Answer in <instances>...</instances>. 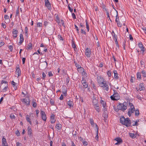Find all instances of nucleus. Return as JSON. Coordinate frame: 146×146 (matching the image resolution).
Returning a JSON list of instances; mask_svg holds the SVG:
<instances>
[{
  "mask_svg": "<svg viewBox=\"0 0 146 146\" xmlns=\"http://www.w3.org/2000/svg\"><path fill=\"white\" fill-rule=\"evenodd\" d=\"M96 128L97 129V132H96V133H97V135H96V137L97 138H98V127L97 125V124H96Z\"/></svg>",
  "mask_w": 146,
  "mask_h": 146,
  "instance_id": "obj_46",
  "label": "nucleus"
},
{
  "mask_svg": "<svg viewBox=\"0 0 146 146\" xmlns=\"http://www.w3.org/2000/svg\"><path fill=\"white\" fill-rule=\"evenodd\" d=\"M129 135L132 138H134L135 137V135L134 133H131L129 134Z\"/></svg>",
  "mask_w": 146,
  "mask_h": 146,
  "instance_id": "obj_55",
  "label": "nucleus"
},
{
  "mask_svg": "<svg viewBox=\"0 0 146 146\" xmlns=\"http://www.w3.org/2000/svg\"><path fill=\"white\" fill-rule=\"evenodd\" d=\"M16 146H22V144L19 142L16 143Z\"/></svg>",
  "mask_w": 146,
  "mask_h": 146,
  "instance_id": "obj_60",
  "label": "nucleus"
},
{
  "mask_svg": "<svg viewBox=\"0 0 146 146\" xmlns=\"http://www.w3.org/2000/svg\"><path fill=\"white\" fill-rule=\"evenodd\" d=\"M79 73H81L82 72H83L84 71V68L81 67L79 69H77Z\"/></svg>",
  "mask_w": 146,
  "mask_h": 146,
  "instance_id": "obj_35",
  "label": "nucleus"
},
{
  "mask_svg": "<svg viewBox=\"0 0 146 146\" xmlns=\"http://www.w3.org/2000/svg\"><path fill=\"white\" fill-rule=\"evenodd\" d=\"M116 22L117 23V25L118 27H122V24L119 21H118Z\"/></svg>",
  "mask_w": 146,
  "mask_h": 146,
  "instance_id": "obj_42",
  "label": "nucleus"
},
{
  "mask_svg": "<svg viewBox=\"0 0 146 146\" xmlns=\"http://www.w3.org/2000/svg\"><path fill=\"white\" fill-rule=\"evenodd\" d=\"M98 100L96 98V97L94 95L92 97V103L93 105L98 104Z\"/></svg>",
  "mask_w": 146,
  "mask_h": 146,
  "instance_id": "obj_16",
  "label": "nucleus"
},
{
  "mask_svg": "<svg viewBox=\"0 0 146 146\" xmlns=\"http://www.w3.org/2000/svg\"><path fill=\"white\" fill-rule=\"evenodd\" d=\"M81 74H82V75L84 77H87V74L85 72V71H84L83 72H82Z\"/></svg>",
  "mask_w": 146,
  "mask_h": 146,
  "instance_id": "obj_48",
  "label": "nucleus"
},
{
  "mask_svg": "<svg viewBox=\"0 0 146 146\" xmlns=\"http://www.w3.org/2000/svg\"><path fill=\"white\" fill-rule=\"evenodd\" d=\"M40 114L42 119L44 121H46L47 119V117L45 112L42 110H40Z\"/></svg>",
  "mask_w": 146,
  "mask_h": 146,
  "instance_id": "obj_9",
  "label": "nucleus"
},
{
  "mask_svg": "<svg viewBox=\"0 0 146 146\" xmlns=\"http://www.w3.org/2000/svg\"><path fill=\"white\" fill-rule=\"evenodd\" d=\"M86 28L87 30V31L89 32V26L88 23L87 21L86 20Z\"/></svg>",
  "mask_w": 146,
  "mask_h": 146,
  "instance_id": "obj_39",
  "label": "nucleus"
},
{
  "mask_svg": "<svg viewBox=\"0 0 146 146\" xmlns=\"http://www.w3.org/2000/svg\"><path fill=\"white\" fill-rule=\"evenodd\" d=\"M45 5L47 8L50 10L52 8L51 4L48 0H44Z\"/></svg>",
  "mask_w": 146,
  "mask_h": 146,
  "instance_id": "obj_10",
  "label": "nucleus"
},
{
  "mask_svg": "<svg viewBox=\"0 0 146 146\" xmlns=\"http://www.w3.org/2000/svg\"><path fill=\"white\" fill-rule=\"evenodd\" d=\"M28 134L30 138H33V135L32 133V130L31 127L29 126L27 128Z\"/></svg>",
  "mask_w": 146,
  "mask_h": 146,
  "instance_id": "obj_14",
  "label": "nucleus"
},
{
  "mask_svg": "<svg viewBox=\"0 0 146 146\" xmlns=\"http://www.w3.org/2000/svg\"><path fill=\"white\" fill-rule=\"evenodd\" d=\"M75 65L76 66V67L77 68V69L81 67L80 65L78 64H77L76 63H75Z\"/></svg>",
  "mask_w": 146,
  "mask_h": 146,
  "instance_id": "obj_47",
  "label": "nucleus"
},
{
  "mask_svg": "<svg viewBox=\"0 0 146 146\" xmlns=\"http://www.w3.org/2000/svg\"><path fill=\"white\" fill-rule=\"evenodd\" d=\"M139 89L140 91L143 90L145 89L144 84L143 83H141L139 86Z\"/></svg>",
  "mask_w": 146,
  "mask_h": 146,
  "instance_id": "obj_22",
  "label": "nucleus"
},
{
  "mask_svg": "<svg viewBox=\"0 0 146 146\" xmlns=\"http://www.w3.org/2000/svg\"><path fill=\"white\" fill-rule=\"evenodd\" d=\"M114 140L117 141V142L115 143V145H119L123 142L122 140L119 137H116Z\"/></svg>",
  "mask_w": 146,
  "mask_h": 146,
  "instance_id": "obj_15",
  "label": "nucleus"
},
{
  "mask_svg": "<svg viewBox=\"0 0 146 146\" xmlns=\"http://www.w3.org/2000/svg\"><path fill=\"white\" fill-rule=\"evenodd\" d=\"M106 11V15L107 16V17L108 18H109L110 19V17L109 15V12L106 9H105Z\"/></svg>",
  "mask_w": 146,
  "mask_h": 146,
  "instance_id": "obj_57",
  "label": "nucleus"
},
{
  "mask_svg": "<svg viewBox=\"0 0 146 146\" xmlns=\"http://www.w3.org/2000/svg\"><path fill=\"white\" fill-rule=\"evenodd\" d=\"M10 117L11 119H15V117L14 115L13 114H11L10 116Z\"/></svg>",
  "mask_w": 146,
  "mask_h": 146,
  "instance_id": "obj_53",
  "label": "nucleus"
},
{
  "mask_svg": "<svg viewBox=\"0 0 146 146\" xmlns=\"http://www.w3.org/2000/svg\"><path fill=\"white\" fill-rule=\"evenodd\" d=\"M107 74L109 77H110L111 75V72L110 70H108L107 72Z\"/></svg>",
  "mask_w": 146,
  "mask_h": 146,
  "instance_id": "obj_43",
  "label": "nucleus"
},
{
  "mask_svg": "<svg viewBox=\"0 0 146 146\" xmlns=\"http://www.w3.org/2000/svg\"><path fill=\"white\" fill-rule=\"evenodd\" d=\"M113 73L114 74V78L116 80H118L119 78L118 74L116 70L113 71Z\"/></svg>",
  "mask_w": 146,
  "mask_h": 146,
  "instance_id": "obj_19",
  "label": "nucleus"
},
{
  "mask_svg": "<svg viewBox=\"0 0 146 146\" xmlns=\"http://www.w3.org/2000/svg\"><path fill=\"white\" fill-rule=\"evenodd\" d=\"M137 79H140L141 78V75L140 72H137Z\"/></svg>",
  "mask_w": 146,
  "mask_h": 146,
  "instance_id": "obj_37",
  "label": "nucleus"
},
{
  "mask_svg": "<svg viewBox=\"0 0 146 146\" xmlns=\"http://www.w3.org/2000/svg\"><path fill=\"white\" fill-rule=\"evenodd\" d=\"M91 54V49L88 48H87L85 49V55L88 58H89L90 57Z\"/></svg>",
  "mask_w": 146,
  "mask_h": 146,
  "instance_id": "obj_5",
  "label": "nucleus"
},
{
  "mask_svg": "<svg viewBox=\"0 0 146 146\" xmlns=\"http://www.w3.org/2000/svg\"><path fill=\"white\" fill-rule=\"evenodd\" d=\"M129 105L130 108L129 109L127 113L129 117L131 116L135 110V108L133 104L131 103H129Z\"/></svg>",
  "mask_w": 146,
  "mask_h": 146,
  "instance_id": "obj_2",
  "label": "nucleus"
},
{
  "mask_svg": "<svg viewBox=\"0 0 146 146\" xmlns=\"http://www.w3.org/2000/svg\"><path fill=\"white\" fill-rule=\"evenodd\" d=\"M16 72L18 75V77L21 75V71L19 67H17L16 70Z\"/></svg>",
  "mask_w": 146,
  "mask_h": 146,
  "instance_id": "obj_21",
  "label": "nucleus"
},
{
  "mask_svg": "<svg viewBox=\"0 0 146 146\" xmlns=\"http://www.w3.org/2000/svg\"><path fill=\"white\" fill-rule=\"evenodd\" d=\"M141 73L143 77L144 78L146 77V72L144 70H142Z\"/></svg>",
  "mask_w": 146,
  "mask_h": 146,
  "instance_id": "obj_36",
  "label": "nucleus"
},
{
  "mask_svg": "<svg viewBox=\"0 0 146 146\" xmlns=\"http://www.w3.org/2000/svg\"><path fill=\"white\" fill-rule=\"evenodd\" d=\"M81 33L82 34H84L85 35H86V33L85 31H84V30H83V29H81Z\"/></svg>",
  "mask_w": 146,
  "mask_h": 146,
  "instance_id": "obj_64",
  "label": "nucleus"
},
{
  "mask_svg": "<svg viewBox=\"0 0 146 146\" xmlns=\"http://www.w3.org/2000/svg\"><path fill=\"white\" fill-rule=\"evenodd\" d=\"M42 23H41L38 22L37 23V27H41L42 26Z\"/></svg>",
  "mask_w": 146,
  "mask_h": 146,
  "instance_id": "obj_45",
  "label": "nucleus"
},
{
  "mask_svg": "<svg viewBox=\"0 0 146 146\" xmlns=\"http://www.w3.org/2000/svg\"><path fill=\"white\" fill-rule=\"evenodd\" d=\"M13 35V39H15L17 36L18 33V31L15 29H13L12 31Z\"/></svg>",
  "mask_w": 146,
  "mask_h": 146,
  "instance_id": "obj_13",
  "label": "nucleus"
},
{
  "mask_svg": "<svg viewBox=\"0 0 146 146\" xmlns=\"http://www.w3.org/2000/svg\"><path fill=\"white\" fill-rule=\"evenodd\" d=\"M113 94L111 96L110 98L111 99L113 100H116L117 99L119 98V94L117 93V91L113 90Z\"/></svg>",
  "mask_w": 146,
  "mask_h": 146,
  "instance_id": "obj_4",
  "label": "nucleus"
},
{
  "mask_svg": "<svg viewBox=\"0 0 146 146\" xmlns=\"http://www.w3.org/2000/svg\"><path fill=\"white\" fill-rule=\"evenodd\" d=\"M50 103L51 105L52 106L54 105V101L52 99L50 100Z\"/></svg>",
  "mask_w": 146,
  "mask_h": 146,
  "instance_id": "obj_38",
  "label": "nucleus"
},
{
  "mask_svg": "<svg viewBox=\"0 0 146 146\" xmlns=\"http://www.w3.org/2000/svg\"><path fill=\"white\" fill-rule=\"evenodd\" d=\"M26 120L31 125V119L30 118V116L29 115H27L26 116Z\"/></svg>",
  "mask_w": 146,
  "mask_h": 146,
  "instance_id": "obj_25",
  "label": "nucleus"
},
{
  "mask_svg": "<svg viewBox=\"0 0 146 146\" xmlns=\"http://www.w3.org/2000/svg\"><path fill=\"white\" fill-rule=\"evenodd\" d=\"M68 9L69 10V11L71 12V13L72 12V11H73V9L71 8L70 6V4H68Z\"/></svg>",
  "mask_w": 146,
  "mask_h": 146,
  "instance_id": "obj_59",
  "label": "nucleus"
},
{
  "mask_svg": "<svg viewBox=\"0 0 146 146\" xmlns=\"http://www.w3.org/2000/svg\"><path fill=\"white\" fill-rule=\"evenodd\" d=\"M138 46L141 49V52L143 54H144V52L145 50V49L143 47V46L141 42H140L138 44Z\"/></svg>",
  "mask_w": 146,
  "mask_h": 146,
  "instance_id": "obj_8",
  "label": "nucleus"
},
{
  "mask_svg": "<svg viewBox=\"0 0 146 146\" xmlns=\"http://www.w3.org/2000/svg\"><path fill=\"white\" fill-rule=\"evenodd\" d=\"M15 134L17 136H19L20 135V133L18 130H17L15 132Z\"/></svg>",
  "mask_w": 146,
  "mask_h": 146,
  "instance_id": "obj_54",
  "label": "nucleus"
},
{
  "mask_svg": "<svg viewBox=\"0 0 146 146\" xmlns=\"http://www.w3.org/2000/svg\"><path fill=\"white\" fill-rule=\"evenodd\" d=\"M22 102L25 104L26 106L29 105L30 103V100L29 97H28L27 99L23 98L21 100Z\"/></svg>",
  "mask_w": 146,
  "mask_h": 146,
  "instance_id": "obj_7",
  "label": "nucleus"
},
{
  "mask_svg": "<svg viewBox=\"0 0 146 146\" xmlns=\"http://www.w3.org/2000/svg\"><path fill=\"white\" fill-rule=\"evenodd\" d=\"M4 18L5 20L9 19V17L7 15H5L4 16Z\"/></svg>",
  "mask_w": 146,
  "mask_h": 146,
  "instance_id": "obj_58",
  "label": "nucleus"
},
{
  "mask_svg": "<svg viewBox=\"0 0 146 146\" xmlns=\"http://www.w3.org/2000/svg\"><path fill=\"white\" fill-rule=\"evenodd\" d=\"M94 108L98 112H99L100 110V106L98 104H96V105H94Z\"/></svg>",
  "mask_w": 146,
  "mask_h": 146,
  "instance_id": "obj_27",
  "label": "nucleus"
},
{
  "mask_svg": "<svg viewBox=\"0 0 146 146\" xmlns=\"http://www.w3.org/2000/svg\"><path fill=\"white\" fill-rule=\"evenodd\" d=\"M25 36L27 38H28V37L29 30L27 26L25 28Z\"/></svg>",
  "mask_w": 146,
  "mask_h": 146,
  "instance_id": "obj_23",
  "label": "nucleus"
},
{
  "mask_svg": "<svg viewBox=\"0 0 146 146\" xmlns=\"http://www.w3.org/2000/svg\"><path fill=\"white\" fill-rule=\"evenodd\" d=\"M116 13H117V15L116 16V19H115V20L116 22H117L118 21H119V17L118 15V13L117 11H116Z\"/></svg>",
  "mask_w": 146,
  "mask_h": 146,
  "instance_id": "obj_44",
  "label": "nucleus"
},
{
  "mask_svg": "<svg viewBox=\"0 0 146 146\" xmlns=\"http://www.w3.org/2000/svg\"><path fill=\"white\" fill-rule=\"evenodd\" d=\"M120 122L127 127L129 126L131 124V120L128 118H125L123 116H121L120 119Z\"/></svg>",
  "mask_w": 146,
  "mask_h": 146,
  "instance_id": "obj_1",
  "label": "nucleus"
},
{
  "mask_svg": "<svg viewBox=\"0 0 146 146\" xmlns=\"http://www.w3.org/2000/svg\"><path fill=\"white\" fill-rule=\"evenodd\" d=\"M55 127L57 129L60 130L61 129L62 127V125L61 124L58 123L56 124Z\"/></svg>",
  "mask_w": 146,
  "mask_h": 146,
  "instance_id": "obj_30",
  "label": "nucleus"
},
{
  "mask_svg": "<svg viewBox=\"0 0 146 146\" xmlns=\"http://www.w3.org/2000/svg\"><path fill=\"white\" fill-rule=\"evenodd\" d=\"M100 86L102 87L103 89L107 91H108L109 90V87L108 85L107 84L106 81Z\"/></svg>",
  "mask_w": 146,
  "mask_h": 146,
  "instance_id": "obj_11",
  "label": "nucleus"
},
{
  "mask_svg": "<svg viewBox=\"0 0 146 146\" xmlns=\"http://www.w3.org/2000/svg\"><path fill=\"white\" fill-rule=\"evenodd\" d=\"M32 48V45L31 42H30L26 47L27 50H30Z\"/></svg>",
  "mask_w": 146,
  "mask_h": 146,
  "instance_id": "obj_24",
  "label": "nucleus"
},
{
  "mask_svg": "<svg viewBox=\"0 0 146 146\" xmlns=\"http://www.w3.org/2000/svg\"><path fill=\"white\" fill-rule=\"evenodd\" d=\"M55 15L56 16L55 17V21L58 23L59 24L60 23V18L58 16V15H56V14Z\"/></svg>",
  "mask_w": 146,
  "mask_h": 146,
  "instance_id": "obj_26",
  "label": "nucleus"
},
{
  "mask_svg": "<svg viewBox=\"0 0 146 146\" xmlns=\"http://www.w3.org/2000/svg\"><path fill=\"white\" fill-rule=\"evenodd\" d=\"M42 77L43 79H44L46 76V75L44 72L42 73Z\"/></svg>",
  "mask_w": 146,
  "mask_h": 146,
  "instance_id": "obj_62",
  "label": "nucleus"
},
{
  "mask_svg": "<svg viewBox=\"0 0 146 146\" xmlns=\"http://www.w3.org/2000/svg\"><path fill=\"white\" fill-rule=\"evenodd\" d=\"M111 34L113 37V38H114V39L117 38V35L115 34L113 30L112 31V32H111Z\"/></svg>",
  "mask_w": 146,
  "mask_h": 146,
  "instance_id": "obj_28",
  "label": "nucleus"
},
{
  "mask_svg": "<svg viewBox=\"0 0 146 146\" xmlns=\"http://www.w3.org/2000/svg\"><path fill=\"white\" fill-rule=\"evenodd\" d=\"M48 22L46 21H45L44 22V25L46 27L48 24Z\"/></svg>",
  "mask_w": 146,
  "mask_h": 146,
  "instance_id": "obj_52",
  "label": "nucleus"
},
{
  "mask_svg": "<svg viewBox=\"0 0 146 146\" xmlns=\"http://www.w3.org/2000/svg\"><path fill=\"white\" fill-rule=\"evenodd\" d=\"M50 121L51 123L53 124L56 121L55 115L54 114H52L50 116Z\"/></svg>",
  "mask_w": 146,
  "mask_h": 146,
  "instance_id": "obj_12",
  "label": "nucleus"
},
{
  "mask_svg": "<svg viewBox=\"0 0 146 146\" xmlns=\"http://www.w3.org/2000/svg\"><path fill=\"white\" fill-rule=\"evenodd\" d=\"M9 90L8 88V84H7V85L2 90V91L4 92H5Z\"/></svg>",
  "mask_w": 146,
  "mask_h": 146,
  "instance_id": "obj_33",
  "label": "nucleus"
},
{
  "mask_svg": "<svg viewBox=\"0 0 146 146\" xmlns=\"http://www.w3.org/2000/svg\"><path fill=\"white\" fill-rule=\"evenodd\" d=\"M67 104L70 106V107H72L74 105L73 102L71 101H69L67 102Z\"/></svg>",
  "mask_w": 146,
  "mask_h": 146,
  "instance_id": "obj_29",
  "label": "nucleus"
},
{
  "mask_svg": "<svg viewBox=\"0 0 146 146\" xmlns=\"http://www.w3.org/2000/svg\"><path fill=\"white\" fill-rule=\"evenodd\" d=\"M82 84L84 88H87L88 87V85L87 82L84 83Z\"/></svg>",
  "mask_w": 146,
  "mask_h": 146,
  "instance_id": "obj_51",
  "label": "nucleus"
},
{
  "mask_svg": "<svg viewBox=\"0 0 146 146\" xmlns=\"http://www.w3.org/2000/svg\"><path fill=\"white\" fill-rule=\"evenodd\" d=\"M8 48L11 52H12L13 49V47L11 45L8 46Z\"/></svg>",
  "mask_w": 146,
  "mask_h": 146,
  "instance_id": "obj_49",
  "label": "nucleus"
},
{
  "mask_svg": "<svg viewBox=\"0 0 146 146\" xmlns=\"http://www.w3.org/2000/svg\"><path fill=\"white\" fill-rule=\"evenodd\" d=\"M139 114V110L138 109L136 110L135 112V115L136 116H138Z\"/></svg>",
  "mask_w": 146,
  "mask_h": 146,
  "instance_id": "obj_41",
  "label": "nucleus"
},
{
  "mask_svg": "<svg viewBox=\"0 0 146 146\" xmlns=\"http://www.w3.org/2000/svg\"><path fill=\"white\" fill-rule=\"evenodd\" d=\"M100 102L101 104L102 105V106H103V108H105L106 105V102L102 100H101L100 101Z\"/></svg>",
  "mask_w": 146,
  "mask_h": 146,
  "instance_id": "obj_31",
  "label": "nucleus"
},
{
  "mask_svg": "<svg viewBox=\"0 0 146 146\" xmlns=\"http://www.w3.org/2000/svg\"><path fill=\"white\" fill-rule=\"evenodd\" d=\"M97 80L98 83L99 84L100 86L101 85H102L106 81H105L104 78L100 77L98 76L97 77Z\"/></svg>",
  "mask_w": 146,
  "mask_h": 146,
  "instance_id": "obj_6",
  "label": "nucleus"
},
{
  "mask_svg": "<svg viewBox=\"0 0 146 146\" xmlns=\"http://www.w3.org/2000/svg\"><path fill=\"white\" fill-rule=\"evenodd\" d=\"M82 142L83 143V145L84 146H87L88 144V143L87 141H82Z\"/></svg>",
  "mask_w": 146,
  "mask_h": 146,
  "instance_id": "obj_50",
  "label": "nucleus"
},
{
  "mask_svg": "<svg viewBox=\"0 0 146 146\" xmlns=\"http://www.w3.org/2000/svg\"><path fill=\"white\" fill-rule=\"evenodd\" d=\"M89 121L91 125L92 126H94V123L93 119L90 118L89 119Z\"/></svg>",
  "mask_w": 146,
  "mask_h": 146,
  "instance_id": "obj_34",
  "label": "nucleus"
},
{
  "mask_svg": "<svg viewBox=\"0 0 146 146\" xmlns=\"http://www.w3.org/2000/svg\"><path fill=\"white\" fill-rule=\"evenodd\" d=\"M41 80V78L40 77H38L36 78V80L37 81L38 83L40 84V80Z\"/></svg>",
  "mask_w": 146,
  "mask_h": 146,
  "instance_id": "obj_56",
  "label": "nucleus"
},
{
  "mask_svg": "<svg viewBox=\"0 0 146 146\" xmlns=\"http://www.w3.org/2000/svg\"><path fill=\"white\" fill-rule=\"evenodd\" d=\"M11 84L12 85L13 87L14 88L15 90H17V83H16L13 81L11 82Z\"/></svg>",
  "mask_w": 146,
  "mask_h": 146,
  "instance_id": "obj_18",
  "label": "nucleus"
},
{
  "mask_svg": "<svg viewBox=\"0 0 146 146\" xmlns=\"http://www.w3.org/2000/svg\"><path fill=\"white\" fill-rule=\"evenodd\" d=\"M72 17L74 19H76V16L75 14L74 13H72Z\"/></svg>",
  "mask_w": 146,
  "mask_h": 146,
  "instance_id": "obj_61",
  "label": "nucleus"
},
{
  "mask_svg": "<svg viewBox=\"0 0 146 146\" xmlns=\"http://www.w3.org/2000/svg\"><path fill=\"white\" fill-rule=\"evenodd\" d=\"M32 104L34 108H35L36 107L37 103L35 100H33L32 102Z\"/></svg>",
  "mask_w": 146,
  "mask_h": 146,
  "instance_id": "obj_32",
  "label": "nucleus"
},
{
  "mask_svg": "<svg viewBox=\"0 0 146 146\" xmlns=\"http://www.w3.org/2000/svg\"><path fill=\"white\" fill-rule=\"evenodd\" d=\"M2 145L3 146H8L6 139L4 137L2 139Z\"/></svg>",
  "mask_w": 146,
  "mask_h": 146,
  "instance_id": "obj_17",
  "label": "nucleus"
},
{
  "mask_svg": "<svg viewBox=\"0 0 146 146\" xmlns=\"http://www.w3.org/2000/svg\"><path fill=\"white\" fill-rule=\"evenodd\" d=\"M24 41V38L23 35L22 34H20V41L19 43L20 44H21Z\"/></svg>",
  "mask_w": 146,
  "mask_h": 146,
  "instance_id": "obj_20",
  "label": "nucleus"
},
{
  "mask_svg": "<svg viewBox=\"0 0 146 146\" xmlns=\"http://www.w3.org/2000/svg\"><path fill=\"white\" fill-rule=\"evenodd\" d=\"M117 108L119 110L124 111L127 108L126 103L124 102L123 103H119L117 106Z\"/></svg>",
  "mask_w": 146,
  "mask_h": 146,
  "instance_id": "obj_3",
  "label": "nucleus"
},
{
  "mask_svg": "<svg viewBox=\"0 0 146 146\" xmlns=\"http://www.w3.org/2000/svg\"><path fill=\"white\" fill-rule=\"evenodd\" d=\"M72 47L74 49L75 51H76V50L77 48L76 47V45L74 42H72Z\"/></svg>",
  "mask_w": 146,
  "mask_h": 146,
  "instance_id": "obj_40",
  "label": "nucleus"
},
{
  "mask_svg": "<svg viewBox=\"0 0 146 146\" xmlns=\"http://www.w3.org/2000/svg\"><path fill=\"white\" fill-rule=\"evenodd\" d=\"M48 75L49 77L52 76H53V74L51 71H50L48 72Z\"/></svg>",
  "mask_w": 146,
  "mask_h": 146,
  "instance_id": "obj_63",
  "label": "nucleus"
}]
</instances>
